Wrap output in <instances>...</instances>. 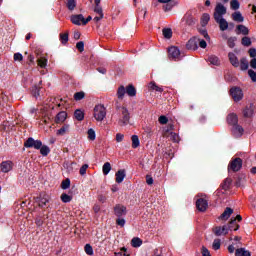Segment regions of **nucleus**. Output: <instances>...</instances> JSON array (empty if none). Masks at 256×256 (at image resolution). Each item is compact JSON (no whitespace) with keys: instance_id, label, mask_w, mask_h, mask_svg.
<instances>
[{"instance_id":"9d476101","label":"nucleus","mask_w":256,"mask_h":256,"mask_svg":"<svg viewBox=\"0 0 256 256\" xmlns=\"http://www.w3.org/2000/svg\"><path fill=\"white\" fill-rule=\"evenodd\" d=\"M114 215L118 218L125 217V215H127V207L122 204H117L114 207Z\"/></svg>"},{"instance_id":"39448f33","label":"nucleus","mask_w":256,"mask_h":256,"mask_svg":"<svg viewBox=\"0 0 256 256\" xmlns=\"http://www.w3.org/2000/svg\"><path fill=\"white\" fill-rule=\"evenodd\" d=\"M223 15H227V8L222 3L216 4L213 14L214 19H221Z\"/></svg>"},{"instance_id":"cd10ccee","label":"nucleus","mask_w":256,"mask_h":256,"mask_svg":"<svg viewBox=\"0 0 256 256\" xmlns=\"http://www.w3.org/2000/svg\"><path fill=\"white\" fill-rule=\"evenodd\" d=\"M74 117L77 121H83V119H85V112H83L81 109H77L74 112Z\"/></svg>"},{"instance_id":"58836bf2","label":"nucleus","mask_w":256,"mask_h":256,"mask_svg":"<svg viewBox=\"0 0 256 256\" xmlns=\"http://www.w3.org/2000/svg\"><path fill=\"white\" fill-rule=\"evenodd\" d=\"M162 33L165 39H171V37H173V30H171V28H164Z\"/></svg>"},{"instance_id":"a18cd8bd","label":"nucleus","mask_w":256,"mask_h":256,"mask_svg":"<svg viewBox=\"0 0 256 256\" xmlns=\"http://www.w3.org/2000/svg\"><path fill=\"white\" fill-rule=\"evenodd\" d=\"M208 62L211 63V65H219V57L211 55L208 57Z\"/></svg>"},{"instance_id":"2eb2a0df","label":"nucleus","mask_w":256,"mask_h":256,"mask_svg":"<svg viewBox=\"0 0 256 256\" xmlns=\"http://www.w3.org/2000/svg\"><path fill=\"white\" fill-rule=\"evenodd\" d=\"M227 123L228 125H230L231 127H233L234 125L239 124V117L237 116V114L235 113H231L227 116Z\"/></svg>"},{"instance_id":"5fc2aeb1","label":"nucleus","mask_w":256,"mask_h":256,"mask_svg":"<svg viewBox=\"0 0 256 256\" xmlns=\"http://www.w3.org/2000/svg\"><path fill=\"white\" fill-rule=\"evenodd\" d=\"M76 49H78L80 53H83L85 51V43L83 41L77 42Z\"/></svg>"},{"instance_id":"774afa93","label":"nucleus","mask_w":256,"mask_h":256,"mask_svg":"<svg viewBox=\"0 0 256 256\" xmlns=\"http://www.w3.org/2000/svg\"><path fill=\"white\" fill-rule=\"evenodd\" d=\"M248 53H249L250 57L255 59V57H256V49L255 48H250Z\"/></svg>"},{"instance_id":"338daca9","label":"nucleus","mask_w":256,"mask_h":256,"mask_svg":"<svg viewBox=\"0 0 256 256\" xmlns=\"http://www.w3.org/2000/svg\"><path fill=\"white\" fill-rule=\"evenodd\" d=\"M14 61H23V54L15 53L14 54Z\"/></svg>"},{"instance_id":"5701e85b","label":"nucleus","mask_w":256,"mask_h":256,"mask_svg":"<svg viewBox=\"0 0 256 256\" xmlns=\"http://www.w3.org/2000/svg\"><path fill=\"white\" fill-rule=\"evenodd\" d=\"M126 93L128 97H135V95H137V89H135V86H133V84H129L126 87Z\"/></svg>"},{"instance_id":"f704fd0d","label":"nucleus","mask_w":256,"mask_h":256,"mask_svg":"<svg viewBox=\"0 0 256 256\" xmlns=\"http://www.w3.org/2000/svg\"><path fill=\"white\" fill-rule=\"evenodd\" d=\"M239 7H241V3H239V0L230 1V9H232V11H238Z\"/></svg>"},{"instance_id":"4d7b16f0","label":"nucleus","mask_w":256,"mask_h":256,"mask_svg":"<svg viewBox=\"0 0 256 256\" xmlns=\"http://www.w3.org/2000/svg\"><path fill=\"white\" fill-rule=\"evenodd\" d=\"M95 137H96V135H95V130H93V128H90V129L88 130V139H89L90 141H95Z\"/></svg>"},{"instance_id":"bb28decb","label":"nucleus","mask_w":256,"mask_h":256,"mask_svg":"<svg viewBox=\"0 0 256 256\" xmlns=\"http://www.w3.org/2000/svg\"><path fill=\"white\" fill-rule=\"evenodd\" d=\"M235 256H251V252L245 248H238L235 251Z\"/></svg>"},{"instance_id":"6e6552de","label":"nucleus","mask_w":256,"mask_h":256,"mask_svg":"<svg viewBox=\"0 0 256 256\" xmlns=\"http://www.w3.org/2000/svg\"><path fill=\"white\" fill-rule=\"evenodd\" d=\"M186 48L190 51H197V49H199V37L195 36L188 40L186 43Z\"/></svg>"},{"instance_id":"4c0bfd02","label":"nucleus","mask_w":256,"mask_h":256,"mask_svg":"<svg viewBox=\"0 0 256 256\" xmlns=\"http://www.w3.org/2000/svg\"><path fill=\"white\" fill-rule=\"evenodd\" d=\"M141 145V142L139 141V136L132 135V149H137Z\"/></svg>"},{"instance_id":"7c9ffc66","label":"nucleus","mask_w":256,"mask_h":256,"mask_svg":"<svg viewBox=\"0 0 256 256\" xmlns=\"http://www.w3.org/2000/svg\"><path fill=\"white\" fill-rule=\"evenodd\" d=\"M240 69L241 71H247V69H249V61L247 58H242L240 60Z\"/></svg>"},{"instance_id":"37998d69","label":"nucleus","mask_w":256,"mask_h":256,"mask_svg":"<svg viewBox=\"0 0 256 256\" xmlns=\"http://www.w3.org/2000/svg\"><path fill=\"white\" fill-rule=\"evenodd\" d=\"M241 44L243 45V47H251V38L247 36L243 37L241 40Z\"/></svg>"},{"instance_id":"0e129e2a","label":"nucleus","mask_w":256,"mask_h":256,"mask_svg":"<svg viewBox=\"0 0 256 256\" xmlns=\"http://www.w3.org/2000/svg\"><path fill=\"white\" fill-rule=\"evenodd\" d=\"M116 224L119 225L120 227H125V220L123 219V217L118 218L116 220Z\"/></svg>"},{"instance_id":"dca6fc26","label":"nucleus","mask_w":256,"mask_h":256,"mask_svg":"<svg viewBox=\"0 0 256 256\" xmlns=\"http://www.w3.org/2000/svg\"><path fill=\"white\" fill-rule=\"evenodd\" d=\"M0 169L2 173H9L11 169H13V162L12 161H4L0 165Z\"/></svg>"},{"instance_id":"3c124183","label":"nucleus","mask_w":256,"mask_h":256,"mask_svg":"<svg viewBox=\"0 0 256 256\" xmlns=\"http://www.w3.org/2000/svg\"><path fill=\"white\" fill-rule=\"evenodd\" d=\"M94 7V13H97V15H103V8L101 7L100 3H95Z\"/></svg>"},{"instance_id":"473e14b6","label":"nucleus","mask_w":256,"mask_h":256,"mask_svg":"<svg viewBox=\"0 0 256 256\" xmlns=\"http://www.w3.org/2000/svg\"><path fill=\"white\" fill-rule=\"evenodd\" d=\"M237 29L239 32H237V35H239V33H241L242 35H247L249 33V28H247V26L240 24L237 26Z\"/></svg>"},{"instance_id":"412c9836","label":"nucleus","mask_w":256,"mask_h":256,"mask_svg":"<svg viewBox=\"0 0 256 256\" xmlns=\"http://www.w3.org/2000/svg\"><path fill=\"white\" fill-rule=\"evenodd\" d=\"M231 215H233V209L227 207L224 212L220 215L219 219H222L223 221H227V219H229V217H231Z\"/></svg>"},{"instance_id":"f257e3e1","label":"nucleus","mask_w":256,"mask_h":256,"mask_svg":"<svg viewBox=\"0 0 256 256\" xmlns=\"http://www.w3.org/2000/svg\"><path fill=\"white\" fill-rule=\"evenodd\" d=\"M116 109L119 114L118 125H120V127L129 125V121H131V113H129V109L125 106H116Z\"/></svg>"},{"instance_id":"603ef678","label":"nucleus","mask_w":256,"mask_h":256,"mask_svg":"<svg viewBox=\"0 0 256 256\" xmlns=\"http://www.w3.org/2000/svg\"><path fill=\"white\" fill-rule=\"evenodd\" d=\"M158 121H159L160 125H167V123H169V118H167V116H165V115H161L158 118Z\"/></svg>"},{"instance_id":"f8f14e48","label":"nucleus","mask_w":256,"mask_h":256,"mask_svg":"<svg viewBox=\"0 0 256 256\" xmlns=\"http://www.w3.org/2000/svg\"><path fill=\"white\" fill-rule=\"evenodd\" d=\"M214 21L219 25L220 31H227L229 29V22L225 18H216Z\"/></svg>"},{"instance_id":"aec40b11","label":"nucleus","mask_w":256,"mask_h":256,"mask_svg":"<svg viewBox=\"0 0 256 256\" xmlns=\"http://www.w3.org/2000/svg\"><path fill=\"white\" fill-rule=\"evenodd\" d=\"M228 58L233 67H239V58H237V55H235V53L230 52L228 54Z\"/></svg>"},{"instance_id":"f3484780","label":"nucleus","mask_w":256,"mask_h":256,"mask_svg":"<svg viewBox=\"0 0 256 256\" xmlns=\"http://www.w3.org/2000/svg\"><path fill=\"white\" fill-rule=\"evenodd\" d=\"M70 21L73 23V25H83L84 17L83 14H77V15H72L70 17Z\"/></svg>"},{"instance_id":"4be33fe9","label":"nucleus","mask_w":256,"mask_h":256,"mask_svg":"<svg viewBox=\"0 0 256 256\" xmlns=\"http://www.w3.org/2000/svg\"><path fill=\"white\" fill-rule=\"evenodd\" d=\"M232 19L233 21H236V23H243V21H245L243 14H241L239 11L232 13Z\"/></svg>"},{"instance_id":"bf43d9fd","label":"nucleus","mask_w":256,"mask_h":256,"mask_svg":"<svg viewBox=\"0 0 256 256\" xmlns=\"http://www.w3.org/2000/svg\"><path fill=\"white\" fill-rule=\"evenodd\" d=\"M87 169H89V165L88 164L82 165V167L80 168V171H79L80 175H86Z\"/></svg>"},{"instance_id":"a19ab883","label":"nucleus","mask_w":256,"mask_h":256,"mask_svg":"<svg viewBox=\"0 0 256 256\" xmlns=\"http://www.w3.org/2000/svg\"><path fill=\"white\" fill-rule=\"evenodd\" d=\"M102 171H103V175H109V173L111 172V163L109 162L104 163L102 167Z\"/></svg>"},{"instance_id":"9b49d317","label":"nucleus","mask_w":256,"mask_h":256,"mask_svg":"<svg viewBox=\"0 0 256 256\" xmlns=\"http://www.w3.org/2000/svg\"><path fill=\"white\" fill-rule=\"evenodd\" d=\"M196 207L198 209V211H201L202 213L207 211V207H209V203L207 202V200L203 199V198H199L196 201Z\"/></svg>"},{"instance_id":"ddd939ff","label":"nucleus","mask_w":256,"mask_h":256,"mask_svg":"<svg viewBox=\"0 0 256 256\" xmlns=\"http://www.w3.org/2000/svg\"><path fill=\"white\" fill-rule=\"evenodd\" d=\"M227 233H229V227H227V225L224 226H218L214 229V235H216V237H221V235H227Z\"/></svg>"},{"instance_id":"a211bd4d","label":"nucleus","mask_w":256,"mask_h":256,"mask_svg":"<svg viewBox=\"0 0 256 256\" xmlns=\"http://www.w3.org/2000/svg\"><path fill=\"white\" fill-rule=\"evenodd\" d=\"M67 121V112L61 111L56 115L55 123H65Z\"/></svg>"},{"instance_id":"864d4df0","label":"nucleus","mask_w":256,"mask_h":256,"mask_svg":"<svg viewBox=\"0 0 256 256\" xmlns=\"http://www.w3.org/2000/svg\"><path fill=\"white\" fill-rule=\"evenodd\" d=\"M170 139L174 143H179V134H177L175 132H170Z\"/></svg>"},{"instance_id":"de8ad7c7","label":"nucleus","mask_w":256,"mask_h":256,"mask_svg":"<svg viewBox=\"0 0 256 256\" xmlns=\"http://www.w3.org/2000/svg\"><path fill=\"white\" fill-rule=\"evenodd\" d=\"M60 41L62 45H67V43L69 42V34L68 33L60 34Z\"/></svg>"},{"instance_id":"7ed1b4c3","label":"nucleus","mask_w":256,"mask_h":256,"mask_svg":"<svg viewBox=\"0 0 256 256\" xmlns=\"http://www.w3.org/2000/svg\"><path fill=\"white\" fill-rule=\"evenodd\" d=\"M24 147H26V149L39 150L40 147H43V142H41V140H35L33 137H30L24 142Z\"/></svg>"},{"instance_id":"6e6d98bb","label":"nucleus","mask_w":256,"mask_h":256,"mask_svg":"<svg viewBox=\"0 0 256 256\" xmlns=\"http://www.w3.org/2000/svg\"><path fill=\"white\" fill-rule=\"evenodd\" d=\"M235 41H237V37H230L228 38V47H230V49H233V47H235Z\"/></svg>"},{"instance_id":"49530a36","label":"nucleus","mask_w":256,"mask_h":256,"mask_svg":"<svg viewBox=\"0 0 256 256\" xmlns=\"http://www.w3.org/2000/svg\"><path fill=\"white\" fill-rule=\"evenodd\" d=\"M73 197H71L69 194L63 193L61 195V201L62 203H71Z\"/></svg>"},{"instance_id":"6ab92c4d","label":"nucleus","mask_w":256,"mask_h":256,"mask_svg":"<svg viewBox=\"0 0 256 256\" xmlns=\"http://www.w3.org/2000/svg\"><path fill=\"white\" fill-rule=\"evenodd\" d=\"M48 202H49V195L41 194L38 200L39 207H47Z\"/></svg>"},{"instance_id":"393cba45","label":"nucleus","mask_w":256,"mask_h":256,"mask_svg":"<svg viewBox=\"0 0 256 256\" xmlns=\"http://www.w3.org/2000/svg\"><path fill=\"white\" fill-rule=\"evenodd\" d=\"M126 174H125V170H118L116 172V183H123V181L125 180Z\"/></svg>"},{"instance_id":"052dcab7","label":"nucleus","mask_w":256,"mask_h":256,"mask_svg":"<svg viewBox=\"0 0 256 256\" xmlns=\"http://www.w3.org/2000/svg\"><path fill=\"white\" fill-rule=\"evenodd\" d=\"M201 254L202 256H211V252H209V249L205 246H202Z\"/></svg>"},{"instance_id":"f03ea898","label":"nucleus","mask_w":256,"mask_h":256,"mask_svg":"<svg viewBox=\"0 0 256 256\" xmlns=\"http://www.w3.org/2000/svg\"><path fill=\"white\" fill-rule=\"evenodd\" d=\"M107 117V109L103 104H98L94 107V118L96 121H103Z\"/></svg>"},{"instance_id":"c85d7f7f","label":"nucleus","mask_w":256,"mask_h":256,"mask_svg":"<svg viewBox=\"0 0 256 256\" xmlns=\"http://www.w3.org/2000/svg\"><path fill=\"white\" fill-rule=\"evenodd\" d=\"M69 124H64L60 129L57 130L56 135L63 136L65 133L69 132Z\"/></svg>"},{"instance_id":"1a4fd4ad","label":"nucleus","mask_w":256,"mask_h":256,"mask_svg":"<svg viewBox=\"0 0 256 256\" xmlns=\"http://www.w3.org/2000/svg\"><path fill=\"white\" fill-rule=\"evenodd\" d=\"M230 95L234 101H241V99H243V90H241L239 87L231 88Z\"/></svg>"},{"instance_id":"69168bd1","label":"nucleus","mask_w":256,"mask_h":256,"mask_svg":"<svg viewBox=\"0 0 256 256\" xmlns=\"http://www.w3.org/2000/svg\"><path fill=\"white\" fill-rule=\"evenodd\" d=\"M199 33H200V35H203V37H205L207 40L210 39L209 34L207 33L206 29L199 30Z\"/></svg>"},{"instance_id":"ea45409f","label":"nucleus","mask_w":256,"mask_h":256,"mask_svg":"<svg viewBox=\"0 0 256 256\" xmlns=\"http://www.w3.org/2000/svg\"><path fill=\"white\" fill-rule=\"evenodd\" d=\"M132 247H139L140 245H143V240L139 237H135L131 240Z\"/></svg>"},{"instance_id":"0eeeda50","label":"nucleus","mask_w":256,"mask_h":256,"mask_svg":"<svg viewBox=\"0 0 256 256\" xmlns=\"http://www.w3.org/2000/svg\"><path fill=\"white\" fill-rule=\"evenodd\" d=\"M231 132L233 137H235V139H239L243 137V133H245V129L243 128V126L239 124H234V126H232L231 128Z\"/></svg>"},{"instance_id":"79ce46f5","label":"nucleus","mask_w":256,"mask_h":256,"mask_svg":"<svg viewBox=\"0 0 256 256\" xmlns=\"http://www.w3.org/2000/svg\"><path fill=\"white\" fill-rule=\"evenodd\" d=\"M37 63L39 65V67H41V69H45V67H47L48 60H47V58L42 57L37 60Z\"/></svg>"},{"instance_id":"72a5a7b5","label":"nucleus","mask_w":256,"mask_h":256,"mask_svg":"<svg viewBox=\"0 0 256 256\" xmlns=\"http://www.w3.org/2000/svg\"><path fill=\"white\" fill-rule=\"evenodd\" d=\"M227 227L228 231H239V224H235V219H231Z\"/></svg>"},{"instance_id":"8fccbe9b","label":"nucleus","mask_w":256,"mask_h":256,"mask_svg":"<svg viewBox=\"0 0 256 256\" xmlns=\"http://www.w3.org/2000/svg\"><path fill=\"white\" fill-rule=\"evenodd\" d=\"M75 101H81L82 99H85V92H76L74 94Z\"/></svg>"},{"instance_id":"b1692460","label":"nucleus","mask_w":256,"mask_h":256,"mask_svg":"<svg viewBox=\"0 0 256 256\" xmlns=\"http://www.w3.org/2000/svg\"><path fill=\"white\" fill-rule=\"evenodd\" d=\"M243 116L246 118L253 117V104H250L244 108Z\"/></svg>"},{"instance_id":"423d86ee","label":"nucleus","mask_w":256,"mask_h":256,"mask_svg":"<svg viewBox=\"0 0 256 256\" xmlns=\"http://www.w3.org/2000/svg\"><path fill=\"white\" fill-rule=\"evenodd\" d=\"M168 57L172 61H181V50L178 47L172 46L168 49Z\"/></svg>"},{"instance_id":"20e7f679","label":"nucleus","mask_w":256,"mask_h":256,"mask_svg":"<svg viewBox=\"0 0 256 256\" xmlns=\"http://www.w3.org/2000/svg\"><path fill=\"white\" fill-rule=\"evenodd\" d=\"M241 167H243V160L241 158H235L229 163L228 171L237 173V171L241 170Z\"/></svg>"},{"instance_id":"a878e982","label":"nucleus","mask_w":256,"mask_h":256,"mask_svg":"<svg viewBox=\"0 0 256 256\" xmlns=\"http://www.w3.org/2000/svg\"><path fill=\"white\" fill-rule=\"evenodd\" d=\"M209 21H211V16L208 13H204L201 17L200 24L202 27H207Z\"/></svg>"},{"instance_id":"680f3d73","label":"nucleus","mask_w":256,"mask_h":256,"mask_svg":"<svg viewBox=\"0 0 256 256\" xmlns=\"http://www.w3.org/2000/svg\"><path fill=\"white\" fill-rule=\"evenodd\" d=\"M115 256H129L127 255V248H122L121 252H116Z\"/></svg>"},{"instance_id":"e433bc0d","label":"nucleus","mask_w":256,"mask_h":256,"mask_svg":"<svg viewBox=\"0 0 256 256\" xmlns=\"http://www.w3.org/2000/svg\"><path fill=\"white\" fill-rule=\"evenodd\" d=\"M125 93H127L125 86H120L117 90L118 99H123L125 97Z\"/></svg>"},{"instance_id":"13d9d810","label":"nucleus","mask_w":256,"mask_h":256,"mask_svg":"<svg viewBox=\"0 0 256 256\" xmlns=\"http://www.w3.org/2000/svg\"><path fill=\"white\" fill-rule=\"evenodd\" d=\"M84 249L86 255H93V247L91 246V244H86Z\"/></svg>"},{"instance_id":"c9c22d12","label":"nucleus","mask_w":256,"mask_h":256,"mask_svg":"<svg viewBox=\"0 0 256 256\" xmlns=\"http://www.w3.org/2000/svg\"><path fill=\"white\" fill-rule=\"evenodd\" d=\"M231 183H233V180L231 178H226L221 185L222 189L227 191L229 187H231Z\"/></svg>"},{"instance_id":"09e8293b","label":"nucleus","mask_w":256,"mask_h":256,"mask_svg":"<svg viewBox=\"0 0 256 256\" xmlns=\"http://www.w3.org/2000/svg\"><path fill=\"white\" fill-rule=\"evenodd\" d=\"M62 189H69L71 187V180L69 178L65 179L61 183Z\"/></svg>"},{"instance_id":"2f4dec72","label":"nucleus","mask_w":256,"mask_h":256,"mask_svg":"<svg viewBox=\"0 0 256 256\" xmlns=\"http://www.w3.org/2000/svg\"><path fill=\"white\" fill-rule=\"evenodd\" d=\"M40 153L43 157H47V155H49V153H51V149L49 148V146L47 145H42L40 148Z\"/></svg>"},{"instance_id":"e2e57ef3","label":"nucleus","mask_w":256,"mask_h":256,"mask_svg":"<svg viewBox=\"0 0 256 256\" xmlns=\"http://www.w3.org/2000/svg\"><path fill=\"white\" fill-rule=\"evenodd\" d=\"M248 75L252 79L253 82L256 81V72L253 70H248Z\"/></svg>"},{"instance_id":"4468645a","label":"nucleus","mask_w":256,"mask_h":256,"mask_svg":"<svg viewBox=\"0 0 256 256\" xmlns=\"http://www.w3.org/2000/svg\"><path fill=\"white\" fill-rule=\"evenodd\" d=\"M184 21L185 23H187L190 27H193V25H195V23H197V18L193 17V14L191 12H187L184 15Z\"/></svg>"},{"instance_id":"c756f323","label":"nucleus","mask_w":256,"mask_h":256,"mask_svg":"<svg viewBox=\"0 0 256 256\" xmlns=\"http://www.w3.org/2000/svg\"><path fill=\"white\" fill-rule=\"evenodd\" d=\"M66 7H67L68 11H75V7H77V1L66 0Z\"/></svg>"},{"instance_id":"c03bdc74","label":"nucleus","mask_w":256,"mask_h":256,"mask_svg":"<svg viewBox=\"0 0 256 256\" xmlns=\"http://www.w3.org/2000/svg\"><path fill=\"white\" fill-rule=\"evenodd\" d=\"M212 249H214V251H219V249H221V239H214Z\"/></svg>"}]
</instances>
